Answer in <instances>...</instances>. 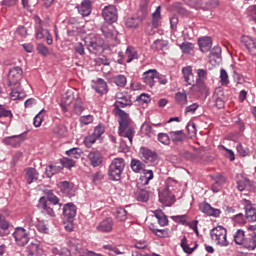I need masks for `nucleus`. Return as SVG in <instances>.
<instances>
[{
  "label": "nucleus",
  "mask_w": 256,
  "mask_h": 256,
  "mask_svg": "<svg viewBox=\"0 0 256 256\" xmlns=\"http://www.w3.org/2000/svg\"><path fill=\"white\" fill-rule=\"evenodd\" d=\"M38 207L39 209L43 210V213L49 215V217H55V215L61 211V203H59V198L53 194L52 190L47 192V198H40Z\"/></svg>",
  "instance_id": "nucleus-1"
},
{
  "label": "nucleus",
  "mask_w": 256,
  "mask_h": 256,
  "mask_svg": "<svg viewBox=\"0 0 256 256\" xmlns=\"http://www.w3.org/2000/svg\"><path fill=\"white\" fill-rule=\"evenodd\" d=\"M118 117H120L118 133L120 137L127 139L126 147H131V145H133V137H135V128L129 124L131 122L129 114L120 115Z\"/></svg>",
  "instance_id": "nucleus-2"
},
{
  "label": "nucleus",
  "mask_w": 256,
  "mask_h": 256,
  "mask_svg": "<svg viewBox=\"0 0 256 256\" xmlns=\"http://www.w3.org/2000/svg\"><path fill=\"white\" fill-rule=\"evenodd\" d=\"M125 171V159L114 158L108 168V176L111 181H121V176Z\"/></svg>",
  "instance_id": "nucleus-3"
},
{
  "label": "nucleus",
  "mask_w": 256,
  "mask_h": 256,
  "mask_svg": "<svg viewBox=\"0 0 256 256\" xmlns=\"http://www.w3.org/2000/svg\"><path fill=\"white\" fill-rule=\"evenodd\" d=\"M84 43L89 53L97 55L103 51V45L105 42L101 36L90 34L84 38Z\"/></svg>",
  "instance_id": "nucleus-4"
},
{
  "label": "nucleus",
  "mask_w": 256,
  "mask_h": 256,
  "mask_svg": "<svg viewBox=\"0 0 256 256\" xmlns=\"http://www.w3.org/2000/svg\"><path fill=\"white\" fill-rule=\"evenodd\" d=\"M210 235L211 239L216 241L217 245H220V247L229 246V241L227 240V229H225L223 226L213 228Z\"/></svg>",
  "instance_id": "nucleus-5"
},
{
  "label": "nucleus",
  "mask_w": 256,
  "mask_h": 256,
  "mask_svg": "<svg viewBox=\"0 0 256 256\" xmlns=\"http://www.w3.org/2000/svg\"><path fill=\"white\" fill-rule=\"evenodd\" d=\"M116 101H119L121 99H125V103L123 102H115L114 103V113L115 115L121 116V115H128L125 111L121 110V108L130 107L131 105V96L127 95L123 92H117L115 95Z\"/></svg>",
  "instance_id": "nucleus-6"
},
{
  "label": "nucleus",
  "mask_w": 256,
  "mask_h": 256,
  "mask_svg": "<svg viewBox=\"0 0 256 256\" xmlns=\"http://www.w3.org/2000/svg\"><path fill=\"white\" fill-rule=\"evenodd\" d=\"M21 79H23V68L20 66H13L9 69L7 74V81L9 87H15L20 85Z\"/></svg>",
  "instance_id": "nucleus-7"
},
{
  "label": "nucleus",
  "mask_w": 256,
  "mask_h": 256,
  "mask_svg": "<svg viewBox=\"0 0 256 256\" xmlns=\"http://www.w3.org/2000/svg\"><path fill=\"white\" fill-rule=\"evenodd\" d=\"M248 235L245 238L244 244L242 245L244 249L248 251H255L256 249V225L248 227Z\"/></svg>",
  "instance_id": "nucleus-8"
},
{
  "label": "nucleus",
  "mask_w": 256,
  "mask_h": 256,
  "mask_svg": "<svg viewBox=\"0 0 256 256\" xmlns=\"http://www.w3.org/2000/svg\"><path fill=\"white\" fill-rule=\"evenodd\" d=\"M12 235L19 247H25V245L29 243V232H27V230L23 227L16 228Z\"/></svg>",
  "instance_id": "nucleus-9"
},
{
  "label": "nucleus",
  "mask_w": 256,
  "mask_h": 256,
  "mask_svg": "<svg viewBox=\"0 0 256 256\" xmlns=\"http://www.w3.org/2000/svg\"><path fill=\"white\" fill-rule=\"evenodd\" d=\"M102 17L110 25L115 23L119 17L117 8L114 5L105 6L102 10Z\"/></svg>",
  "instance_id": "nucleus-10"
},
{
  "label": "nucleus",
  "mask_w": 256,
  "mask_h": 256,
  "mask_svg": "<svg viewBox=\"0 0 256 256\" xmlns=\"http://www.w3.org/2000/svg\"><path fill=\"white\" fill-rule=\"evenodd\" d=\"M140 155L144 163H157L159 161V156L157 155V152L147 147L140 148Z\"/></svg>",
  "instance_id": "nucleus-11"
},
{
  "label": "nucleus",
  "mask_w": 256,
  "mask_h": 256,
  "mask_svg": "<svg viewBox=\"0 0 256 256\" xmlns=\"http://www.w3.org/2000/svg\"><path fill=\"white\" fill-rule=\"evenodd\" d=\"M159 21H161V6H158L152 14V24H148L146 27L147 35H155V29L159 27Z\"/></svg>",
  "instance_id": "nucleus-12"
},
{
  "label": "nucleus",
  "mask_w": 256,
  "mask_h": 256,
  "mask_svg": "<svg viewBox=\"0 0 256 256\" xmlns=\"http://www.w3.org/2000/svg\"><path fill=\"white\" fill-rule=\"evenodd\" d=\"M242 204L245 209V217L247 221L254 223L256 221V204H251V201L244 199Z\"/></svg>",
  "instance_id": "nucleus-13"
},
{
  "label": "nucleus",
  "mask_w": 256,
  "mask_h": 256,
  "mask_svg": "<svg viewBox=\"0 0 256 256\" xmlns=\"http://www.w3.org/2000/svg\"><path fill=\"white\" fill-rule=\"evenodd\" d=\"M68 247L73 251L74 255H83L86 251L83 240L77 238H70Z\"/></svg>",
  "instance_id": "nucleus-14"
},
{
  "label": "nucleus",
  "mask_w": 256,
  "mask_h": 256,
  "mask_svg": "<svg viewBox=\"0 0 256 256\" xmlns=\"http://www.w3.org/2000/svg\"><path fill=\"white\" fill-rule=\"evenodd\" d=\"M194 7L195 9L209 11V9H216V7H219V0H196Z\"/></svg>",
  "instance_id": "nucleus-15"
},
{
  "label": "nucleus",
  "mask_w": 256,
  "mask_h": 256,
  "mask_svg": "<svg viewBox=\"0 0 256 256\" xmlns=\"http://www.w3.org/2000/svg\"><path fill=\"white\" fill-rule=\"evenodd\" d=\"M155 79H157L156 69H150L144 72L142 75L143 83L146 84L147 87H150V89H153V87H155Z\"/></svg>",
  "instance_id": "nucleus-16"
},
{
  "label": "nucleus",
  "mask_w": 256,
  "mask_h": 256,
  "mask_svg": "<svg viewBox=\"0 0 256 256\" xmlns=\"http://www.w3.org/2000/svg\"><path fill=\"white\" fill-rule=\"evenodd\" d=\"M23 141H25V134L9 136L2 140L4 145H10V147H19Z\"/></svg>",
  "instance_id": "nucleus-17"
},
{
  "label": "nucleus",
  "mask_w": 256,
  "mask_h": 256,
  "mask_svg": "<svg viewBox=\"0 0 256 256\" xmlns=\"http://www.w3.org/2000/svg\"><path fill=\"white\" fill-rule=\"evenodd\" d=\"M63 215L69 221V223L73 222V218L77 215V206L73 203H67L63 207Z\"/></svg>",
  "instance_id": "nucleus-18"
},
{
  "label": "nucleus",
  "mask_w": 256,
  "mask_h": 256,
  "mask_svg": "<svg viewBox=\"0 0 256 256\" xmlns=\"http://www.w3.org/2000/svg\"><path fill=\"white\" fill-rule=\"evenodd\" d=\"M100 233H111L113 231V218L103 219L96 227Z\"/></svg>",
  "instance_id": "nucleus-19"
},
{
  "label": "nucleus",
  "mask_w": 256,
  "mask_h": 256,
  "mask_svg": "<svg viewBox=\"0 0 256 256\" xmlns=\"http://www.w3.org/2000/svg\"><path fill=\"white\" fill-rule=\"evenodd\" d=\"M60 189L66 197H74L75 196V184L69 181L60 182Z\"/></svg>",
  "instance_id": "nucleus-20"
},
{
  "label": "nucleus",
  "mask_w": 256,
  "mask_h": 256,
  "mask_svg": "<svg viewBox=\"0 0 256 256\" xmlns=\"http://www.w3.org/2000/svg\"><path fill=\"white\" fill-rule=\"evenodd\" d=\"M93 2L91 0H83L78 6V12L82 17H89L91 15Z\"/></svg>",
  "instance_id": "nucleus-21"
},
{
  "label": "nucleus",
  "mask_w": 256,
  "mask_h": 256,
  "mask_svg": "<svg viewBox=\"0 0 256 256\" xmlns=\"http://www.w3.org/2000/svg\"><path fill=\"white\" fill-rule=\"evenodd\" d=\"M200 210L210 217H219L221 215V210L211 207L209 203L200 204Z\"/></svg>",
  "instance_id": "nucleus-22"
},
{
  "label": "nucleus",
  "mask_w": 256,
  "mask_h": 256,
  "mask_svg": "<svg viewBox=\"0 0 256 256\" xmlns=\"http://www.w3.org/2000/svg\"><path fill=\"white\" fill-rule=\"evenodd\" d=\"M170 135V141L174 145H179L180 143H183L185 139H187V136L185 135V132L183 130H178V131H171L169 132Z\"/></svg>",
  "instance_id": "nucleus-23"
},
{
  "label": "nucleus",
  "mask_w": 256,
  "mask_h": 256,
  "mask_svg": "<svg viewBox=\"0 0 256 256\" xmlns=\"http://www.w3.org/2000/svg\"><path fill=\"white\" fill-rule=\"evenodd\" d=\"M198 45L202 53H209L213 47V41L211 40V37H203L198 39Z\"/></svg>",
  "instance_id": "nucleus-24"
},
{
  "label": "nucleus",
  "mask_w": 256,
  "mask_h": 256,
  "mask_svg": "<svg viewBox=\"0 0 256 256\" xmlns=\"http://www.w3.org/2000/svg\"><path fill=\"white\" fill-rule=\"evenodd\" d=\"M182 75L187 85H193V83H195V75L193 74V68L191 66L183 67Z\"/></svg>",
  "instance_id": "nucleus-25"
},
{
  "label": "nucleus",
  "mask_w": 256,
  "mask_h": 256,
  "mask_svg": "<svg viewBox=\"0 0 256 256\" xmlns=\"http://www.w3.org/2000/svg\"><path fill=\"white\" fill-rule=\"evenodd\" d=\"M159 199L162 203H173L175 201V195L171 193V190H169L168 186H166L162 192H159Z\"/></svg>",
  "instance_id": "nucleus-26"
},
{
  "label": "nucleus",
  "mask_w": 256,
  "mask_h": 256,
  "mask_svg": "<svg viewBox=\"0 0 256 256\" xmlns=\"http://www.w3.org/2000/svg\"><path fill=\"white\" fill-rule=\"evenodd\" d=\"M24 173L28 185H31V183H34V181L39 179V172H37L35 168H26Z\"/></svg>",
  "instance_id": "nucleus-27"
},
{
  "label": "nucleus",
  "mask_w": 256,
  "mask_h": 256,
  "mask_svg": "<svg viewBox=\"0 0 256 256\" xmlns=\"http://www.w3.org/2000/svg\"><path fill=\"white\" fill-rule=\"evenodd\" d=\"M194 163H203L208 161L207 152L205 148H194Z\"/></svg>",
  "instance_id": "nucleus-28"
},
{
  "label": "nucleus",
  "mask_w": 256,
  "mask_h": 256,
  "mask_svg": "<svg viewBox=\"0 0 256 256\" xmlns=\"http://www.w3.org/2000/svg\"><path fill=\"white\" fill-rule=\"evenodd\" d=\"M74 99H76L75 94H73V92H71V91H67L62 96V100H61L60 105H61L63 111H67V107H69V105H71V103H73Z\"/></svg>",
  "instance_id": "nucleus-29"
},
{
  "label": "nucleus",
  "mask_w": 256,
  "mask_h": 256,
  "mask_svg": "<svg viewBox=\"0 0 256 256\" xmlns=\"http://www.w3.org/2000/svg\"><path fill=\"white\" fill-rule=\"evenodd\" d=\"M61 171H63V165L59 163L50 164L45 171L46 177L51 179L53 175H57V173H61Z\"/></svg>",
  "instance_id": "nucleus-30"
},
{
  "label": "nucleus",
  "mask_w": 256,
  "mask_h": 256,
  "mask_svg": "<svg viewBox=\"0 0 256 256\" xmlns=\"http://www.w3.org/2000/svg\"><path fill=\"white\" fill-rule=\"evenodd\" d=\"M88 159L92 165V167H99L103 163V157H101V153L98 151H93L88 154Z\"/></svg>",
  "instance_id": "nucleus-31"
},
{
  "label": "nucleus",
  "mask_w": 256,
  "mask_h": 256,
  "mask_svg": "<svg viewBox=\"0 0 256 256\" xmlns=\"http://www.w3.org/2000/svg\"><path fill=\"white\" fill-rule=\"evenodd\" d=\"M191 89L194 93H200V95H203L207 92V85L205 84V81L196 80V83L192 84Z\"/></svg>",
  "instance_id": "nucleus-32"
},
{
  "label": "nucleus",
  "mask_w": 256,
  "mask_h": 256,
  "mask_svg": "<svg viewBox=\"0 0 256 256\" xmlns=\"http://www.w3.org/2000/svg\"><path fill=\"white\" fill-rule=\"evenodd\" d=\"M92 87L96 91V93H99L100 95H104V93H107V82H105V80L101 78L98 79Z\"/></svg>",
  "instance_id": "nucleus-33"
},
{
  "label": "nucleus",
  "mask_w": 256,
  "mask_h": 256,
  "mask_svg": "<svg viewBox=\"0 0 256 256\" xmlns=\"http://www.w3.org/2000/svg\"><path fill=\"white\" fill-rule=\"evenodd\" d=\"M241 41L245 45L246 49L250 51V53H253V51H256V40H253V38L249 36H244L241 38Z\"/></svg>",
  "instance_id": "nucleus-34"
},
{
  "label": "nucleus",
  "mask_w": 256,
  "mask_h": 256,
  "mask_svg": "<svg viewBox=\"0 0 256 256\" xmlns=\"http://www.w3.org/2000/svg\"><path fill=\"white\" fill-rule=\"evenodd\" d=\"M3 119H8L9 125L11 121H13V112L11 110H7L5 106L0 105V123H3Z\"/></svg>",
  "instance_id": "nucleus-35"
},
{
  "label": "nucleus",
  "mask_w": 256,
  "mask_h": 256,
  "mask_svg": "<svg viewBox=\"0 0 256 256\" xmlns=\"http://www.w3.org/2000/svg\"><path fill=\"white\" fill-rule=\"evenodd\" d=\"M26 252L29 256H38L41 253V246L37 242H32L27 246Z\"/></svg>",
  "instance_id": "nucleus-36"
},
{
  "label": "nucleus",
  "mask_w": 256,
  "mask_h": 256,
  "mask_svg": "<svg viewBox=\"0 0 256 256\" xmlns=\"http://www.w3.org/2000/svg\"><path fill=\"white\" fill-rule=\"evenodd\" d=\"M143 17L141 16V14H139L138 17L136 18H128L126 20V27H128L129 29H137V27H139L140 23H143Z\"/></svg>",
  "instance_id": "nucleus-37"
},
{
  "label": "nucleus",
  "mask_w": 256,
  "mask_h": 256,
  "mask_svg": "<svg viewBox=\"0 0 256 256\" xmlns=\"http://www.w3.org/2000/svg\"><path fill=\"white\" fill-rule=\"evenodd\" d=\"M154 217H156V219L161 227H165V225H167L169 223L167 216L161 210H155Z\"/></svg>",
  "instance_id": "nucleus-38"
},
{
  "label": "nucleus",
  "mask_w": 256,
  "mask_h": 256,
  "mask_svg": "<svg viewBox=\"0 0 256 256\" xmlns=\"http://www.w3.org/2000/svg\"><path fill=\"white\" fill-rule=\"evenodd\" d=\"M130 167L134 173H141L143 171L145 164L138 159H132L130 163Z\"/></svg>",
  "instance_id": "nucleus-39"
},
{
  "label": "nucleus",
  "mask_w": 256,
  "mask_h": 256,
  "mask_svg": "<svg viewBox=\"0 0 256 256\" xmlns=\"http://www.w3.org/2000/svg\"><path fill=\"white\" fill-rule=\"evenodd\" d=\"M246 238L247 236H245L244 230L238 229L234 234V242L236 245H244Z\"/></svg>",
  "instance_id": "nucleus-40"
},
{
  "label": "nucleus",
  "mask_w": 256,
  "mask_h": 256,
  "mask_svg": "<svg viewBox=\"0 0 256 256\" xmlns=\"http://www.w3.org/2000/svg\"><path fill=\"white\" fill-rule=\"evenodd\" d=\"M125 57L127 58L126 62L131 63V61L138 58L137 50L132 46H128L125 52Z\"/></svg>",
  "instance_id": "nucleus-41"
},
{
  "label": "nucleus",
  "mask_w": 256,
  "mask_h": 256,
  "mask_svg": "<svg viewBox=\"0 0 256 256\" xmlns=\"http://www.w3.org/2000/svg\"><path fill=\"white\" fill-rule=\"evenodd\" d=\"M175 101L178 105H187V92L185 90L177 92L175 94Z\"/></svg>",
  "instance_id": "nucleus-42"
},
{
  "label": "nucleus",
  "mask_w": 256,
  "mask_h": 256,
  "mask_svg": "<svg viewBox=\"0 0 256 256\" xmlns=\"http://www.w3.org/2000/svg\"><path fill=\"white\" fill-rule=\"evenodd\" d=\"M139 15L143 18L147 17L149 15V0H142L140 3V10Z\"/></svg>",
  "instance_id": "nucleus-43"
},
{
  "label": "nucleus",
  "mask_w": 256,
  "mask_h": 256,
  "mask_svg": "<svg viewBox=\"0 0 256 256\" xmlns=\"http://www.w3.org/2000/svg\"><path fill=\"white\" fill-rule=\"evenodd\" d=\"M83 100H81L79 98V95L76 94V98L74 101V112L76 113V115H81V113H83Z\"/></svg>",
  "instance_id": "nucleus-44"
},
{
  "label": "nucleus",
  "mask_w": 256,
  "mask_h": 256,
  "mask_svg": "<svg viewBox=\"0 0 256 256\" xmlns=\"http://www.w3.org/2000/svg\"><path fill=\"white\" fill-rule=\"evenodd\" d=\"M66 155L72 159H80L81 155H83V150L81 148H72L66 151Z\"/></svg>",
  "instance_id": "nucleus-45"
},
{
  "label": "nucleus",
  "mask_w": 256,
  "mask_h": 256,
  "mask_svg": "<svg viewBox=\"0 0 256 256\" xmlns=\"http://www.w3.org/2000/svg\"><path fill=\"white\" fill-rule=\"evenodd\" d=\"M54 135H57V137H65L67 135V127L65 125L59 124L53 129Z\"/></svg>",
  "instance_id": "nucleus-46"
},
{
  "label": "nucleus",
  "mask_w": 256,
  "mask_h": 256,
  "mask_svg": "<svg viewBox=\"0 0 256 256\" xmlns=\"http://www.w3.org/2000/svg\"><path fill=\"white\" fill-rule=\"evenodd\" d=\"M114 215L118 221H126L127 210H125V208H117L114 212Z\"/></svg>",
  "instance_id": "nucleus-47"
},
{
  "label": "nucleus",
  "mask_w": 256,
  "mask_h": 256,
  "mask_svg": "<svg viewBox=\"0 0 256 256\" xmlns=\"http://www.w3.org/2000/svg\"><path fill=\"white\" fill-rule=\"evenodd\" d=\"M101 31L106 37V39H115V35L113 34V26H102Z\"/></svg>",
  "instance_id": "nucleus-48"
},
{
  "label": "nucleus",
  "mask_w": 256,
  "mask_h": 256,
  "mask_svg": "<svg viewBox=\"0 0 256 256\" xmlns=\"http://www.w3.org/2000/svg\"><path fill=\"white\" fill-rule=\"evenodd\" d=\"M137 201H142L143 203H147L149 201V192L147 190H139L136 192Z\"/></svg>",
  "instance_id": "nucleus-49"
},
{
  "label": "nucleus",
  "mask_w": 256,
  "mask_h": 256,
  "mask_svg": "<svg viewBox=\"0 0 256 256\" xmlns=\"http://www.w3.org/2000/svg\"><path fill=\"white\" fill-rule=\"evenodd\" d=\"M60 165H62V169L64 167L71 169V167H75V162L73 161V158L68 156L60 160Z\"/></svg>",
  "instance_id": "nucleus-50"
},
{
  "label": "nucleus",
  "mask_w": 256,
  "mask_h": 256,
  "mask_svg": "<svg viewBox=\"0 0 256 256\" xmlns=\"http://www.w3.org/2000/svg\"><path fill=\"white\" fill-rule=\"evenodd\" d=\"M158 141L162 143V145H171V135L167 133H159Z\"/></svg>",
  "instance_id": "nucleus-51"
},
{
  "label": "nucleus",
  "mask_w": 256,
  "mask_h": 256,
  "mask_svg": "<svg viewBox=\"0 0 256 256\" xmlns=\"http://www.w3.org/2000/svg\"><path fill=\"white\" fill-rule=\"evenodd\" d=\"M223 183H225V179L223 177L218 178L212 185L213 193H219L221 191V187H223Z\"/></svg>",
  "instance_id": "nucleus-52"
},
{
  "label": "nucleus",
  "mask_w": 256,
  "mask_h": 256,
  "mask_svg": "<svg viewBox=\"0 0 256 256\" xmlns=\"http://www.w3.org/2000/svg\"><path fill=\"white\" fill-rule=\"evenodd\" d=\"M184 253H188V255H191V253H193V251H195V247L191 248L189 247V244H187V237H183L180 243Z\"/></svg>",
  "instance_id": "nucleus-53"
},
{
  "label": "nucleus",
  "mask_w": 256,
  "mask_h": 256,
  "mask_svg": "<svg viewBox=\"0 0 256 256\" xmlns=\"http://www.w3.org/2000/svg\"><path fill=\"white\" fill-rule=\"evenodd\" d=\"M103 249H107L108 251H112V252L109 253L110 256L125 255L124 251H121L117 247H113L111 245H104Z\"/></svg>",
  "instance_id": "nucleus-54"
},
{
  "label": "nucleus",
  "mask_w": 256,
  "mask_h": 256,
  "mask_svg": "<svg viewBox=\"0 0 256 256\" xmlns=\"http://www.w3.org/2000/svg\"><path fill=\"white\" fill-rule=\"evenodd\" d=\"M53 255L58 256H71V251L67 248H62L59 250V248H52Z\"/></svg>",
  "instance_id": "nucleus-55"
},
{
  "label": "nucleus",
  "mask_w": 256,
  "mask_h": 256,
  "mask_svg": "<svg viewBox=\"0 0 256 256\" xmlns=\"http://www.w3.org/2000/svg\"><path fill=\"white\" fill-rule=\"evenodd\" d=\"M142 133L146 135V137H151L153 135V127L149 125V123H143L141 126Z\"/></svg>",
  "instance_id": "nucleus-56"
},
{
  "label": "nucleus",
  "mask_w": 256,
  "mask_h": 256,
  "mask_svg": "<svg viewBox=\"0 0 256 256\" xmlns=\"http://www.w3.org/2000/svg\"><path fill=\"white\" fill-rule=\"evenodd\" d=\"M179 155H180V157H182L183 159H186L187 161L194 162L195 155L188 150H180Z\"/></svg>",
  "instance_id": "nucleus-57"
},
{
  "label": "nucleus",
  "mask_w": 256,
  "mask_h": 256,
  "mask_svg": "<svg viewBox=\"0 0 256 256\" xmlns=\"http://www.w3.org/2000/svg\"><path fill=\"white\" fill-rule=\"evenodd\" d=\"M114 83L117 87H125L127 85V78L123 75H118L114 78Z\"/></svg>",
  "instance_id": "nucleus-58"
},
{
  "label": "nucleus",
  "mask_w": 256,
  "mask_h": 256,
  "mask_svg": "<svg viewBox=\"0 0 256 256\" xmlns=\"http://www.w3.org/2000/svg\"><path fill=\"white\" fill-rule=\"evenodd\" d=\"M153 179V170H144V176H141V180L145 181L144 185H147L149 181Z\"/></svg>",
  "instance_id": "nucleus-59"
},
{
  "label": "nucleus",
  "mask_w": 256,
  "mask_h": 256,
  "mask_svg": "<svg viewBox=\"0 0 256 256\" xmlns=\"http://www.w3.org/2000/svg\"><path fill=\"white\" fill-rule=\"evenodd\" d=\"M103 133H105V126L103 124H99L94 128V132L92 135L99 139L101 135H103Z\"/></svg>",
  "instance_id": "nucleus-60"
},
{
  "label": "nucleus",
  "mask_w": 256,
  "mask_h": 256,
  "mask_svg": "<svg viewBox=\"0 0 256 256\" xmlns=\"http://www.w3.org/2000/svg\"><path fill=\"white\" fill-rule=\"evenodd\" d=\"M43 113H45V109H42L35 117H34V126L41 127V123H43Z\"/></svg>",
  "instance_id": "nucleus-61"
},
{
  "label": "nucleus",
  "mask_w": 256,
  "mask_h": 256,
  "mask_svg": "<svg viewBox=\"0 0 256 256\" xmlns=\"http://www.w3.org/2000/svg\"><path fill=\"white\" fill-rule=\"evenodd\" d=\"M196 73H197L196 81H205V79H207L208 72L206 69L200 68L196 71Z\"/></svg>",
  "instance_id": "nucleus-62"
},
{
  "label": "nucleus",
  "mask_w": 256,
  "mask_h": 256,
  "mask_svg": "<svg viewBox=\"0 0 256 256\" xmlns=\"http://www.w3.org/2000/svg\"><path fill=\"white\" fill-rule=\"evenodd\" d=\"M153 233L157 235V237H167L169 232L165 229H157L155 227H150Z\"/></svg>",
  "instance_id": "nucleus-63"
},
{
  "label": "nucleus",
  "mask_w": 256,
  "mask_h": 256,
  "mask_svg": "<svg viewBox=\"0 0 256 256\" xmlns=\"http://www.w3.org/2000/svg\"><path fill=\"white\" fill-rule=\"evenodd\" d=\"M93 123V115H86L80 117V124L83 125H91Z\"/></svg>",
  "instance_id": "nucleus-64"
}]
</instances>
